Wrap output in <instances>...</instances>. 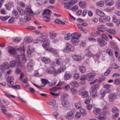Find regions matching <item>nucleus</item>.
I'll return each instance as SVG.
<instances>
[{
	"label": "nucleus",
	"mask_w": 120,
	"mask_h": 120,
	"mask_svg": "<svg viewBox=\"0 0 120 120\" xmlns=\"http://www.w3.org/2000/svg\"><path fill=\"white\" fill-rule=\"evenodd\" d=\"M41 59L42 61L45 64H48L50 62V59L46 57H42Z\"/></svg>",
	"instance_id": "nucleus-16"
},
{
	"label": "nucleus",
	"mask_w": 120,
	"mask_h": 120,
	"mask_svg": "<svg viewBox=\"0 0 120 120\" xmlns=\"http://www.w3.org/2000/svg\"><path fill=\"white\" fill-rule=\"evenodd\" d=\"M21 57L22 59H25L24 57V55L23 54H22V55L19 56L18 55V57H16V59L15 60H13L11 61L10 62V65L12 67H14L15 66H18L20 62V60L21 59Z\"/></svg>",
	"instance_id": "nucleus-1"
},
{
	"label": "nucleus",
	"mask_w": 120,
	"mask_h": 120,
	"mask_svg": "<svg viewBox=\"0 0 120 120\" xmlns=\"http://www.w3.org/2000/svg\"><path fill=\"white\" fill-rule=\"evenodd\" d=\"M79 94L82 95V97L83 98H85L87 97L88 95V92L86 91L83 92H81L79 93Z\"/></svg>",
	"instance_id": "nucleus-23"
},
{
	"label": "nucleus",
	"mask_w": 120,
	"mask_h": 120,
	"mask_svg": "<svg viewBox=\"0 0 120 120\" xmlns=\"http://www.w3.org/2000/svg\"><path fill=\"white\" fill-rule=\"evenodd\" d=\"M107 106V103L105 101H103L102 103L101 106V109L105 110L106 109V107Z\"/></svg>",
	"instance_id": "nucleus-34"
},
{
	"label": "nucleus",
	"mask_w": 120,
	"mask_h": 120,
	"mask_svg": "<svg viewBox=\"0 0 120 120\" xmlns=\"http://www.w3.org/2000/svg\"><path fill=\"white\" fill-rule=\"evenodd\" d=\"M80 112L82 114L85 115L86 113V111L84 109H82L80 110Z\"/></svg>",
	"instance_id": "nucleus-64"
},
{
	"label": "nucleus",
	"mask_w": 120,
	"mask_h": 120,
	"mask_svg": "<svg viewBox=\"0 0 120 120\" xmlns=\"http://www.w3.org/2000/svg\"><path fill=\"white\" fill-rule=\"evenodd\" d=\"M98 31L104 32L107 30V28L105 27H99L98 28Z\"/></svg>",
	"instance_id": "nucleus-58"
},
{
	"label": "nucleus",
	"mask_w": 120,
	"mask_h": 120,
	"mask_svg": "<svg viewBox=\"0 0 120 120\" xmlns=\"http://www.w3.org/2000/svg\"><path fill=\"white\" fill-rule=\"evenodd\" d=\"M70 85L72 86L77 87L79 86V84L77 82L74 81H72L70 82Z\"/></svg>",
	"instance_id": "nucleus-17"
},
{
	"label": "nucleus",
	"mask_w": 120,
	"mask_h": 120,
	"mask_svg": "<svg viewBox=\"0 0 120 120\" xmlns=\"http://www.w3.org/2000/svg\"><path fill=\"white\" fill-rule=\"evenodd\" d=\"M5 69L8 70L10 66L9 64L7 62H5L3 64Z\"/></svg>",
	"instance_id": "nucleus-43"
},
{
	"label": "nucleus",
	"mask_w": 120,
	"mask_h": 120,
	"mask_svg": "<svg viewBox=\"0 0 120 120\" xmlns=\"http://www.w3.org/2000/svg\"><path fill=\"white\" fill-rule=\"evenodd\" d=\"M99 85L98 84H96L93 86L91 88V91H96L98 89Z\"/></svg>",
	"instance_id": "nucleus-32"
},
{
	"label": "nucleus",
	"mask_w": 120,
	"mask_h": 120,
	"mask_svg": "<svg viewBox=\"0 0 120 120\" xmlns=\"http://www.w3.org/2000/svg\"><path fill=\"white\" fill-rule=\"evenodd\" d=\"M25 42L27 43H30L32 41V39L31 37H26L25 38Z\"/></svg>",
	"instance_id": "nucleus-24"
},
{
	"label": "nucleus",
	"mask_w": 120,
	"mask_h": 120,
	"mask_svg": "<svg viewBox=\"0 0 120 120\" xmlns=\"http://www.w3.org/2000/svg\"><path fill=\"white\" fill-rule=\"evenodd\" d=\"M71 34L70 33H68L64 37V39L66 40H68L71 38Z\"/></svg>",
	"instance_id": "nucleus-38"
},
{
	"label": "nucleus",
	"mask_w": 120,
	"mask_h": 120,
	"mask_svg": "<svg viewBox=\"0 0 120 120\" xmlns=\"http://www.w3.org/2000/svg\"><path fill=\"white\" fill-rule=\"evenodd\" d=\"M71 42L73 44H76L79 41V38L81 36V34H78L77 32H75L71 34Z\"/></svg>",
	"instance_id": "nucleus-2"
},
{
	"label": "nucleus",
	"mask_w": 120,
	"mask_h": 120,
	"mask_svg": "<svg viewBox=\"0 0 120 120\" xmlns=\"http://www.w3.org/2000/svg\"><path fill=\"white\" fill-rule=\"evenodd\" d=\"M56 102L55 100H53L49 102L48 104L49 105H54L56 104Z\"/></svg>",
	"instance_id": "nucleus-55"
},
{
	"label": "nucleus",
	"mask_w": 120,
	"mask_h": 120,
	"mask_svg": "<svg viewBox=\"0 0 120 120\" xmlns=\"http://www.w3.org/2000/svg\"><path fill=\"white\" fill-rule=\"evenodd\" d=\"M40 36L41 38L40 39H45L47 38L48 36V34L46 33H44L41 34Z\"/></svg>",
	"instance_id": "nucleus-30"
},
{
	"label": "nucleus",
	"mask_w": 120,
	"mask_h": 120,
	"mask_svg": "<svg viewBox=\"0 0 120 120\" xmlns=\"http://www.w3.org/2000/svg\"><path fill=\"white\" fill-rule=\"evenodd\" d=\"M41 81L43 84V85L41 86V87H42L45 86L47 84L49 83V82L48 80L45 79H41Z\"/></svg>",
	"instance_id": "nucleus-26"
},
{
	"label": "nucleus",
	"mask_w": 120,
	"mask_h": 120,
	"mask_svg": "<svg viewBox=\"0 0 120 120\" xmlns=\"http://www.w3.org/2000/svg\"><path fill=\"white\" fill-rule=\"evenodd\" d=\"M79 5L82 8H85L86 7V3L85 2L81 1L79 3Z\"/></svg>",
	"instance_id": "nucleus-33"
},
{
	"label": "nucleus",
	"mask_w": 120,
	"mask_h": 120,
	"mask_svg": "<svg viewBox=\"0 0 120 120\" xmlns=\"http://www.w3.org/2000/svg\"><path fill=\"white\" fill-rule=\"evenodd\" d=\"M0 108L2 112L4 114H6V109L5 107L4 106H1Z\"/></svg>",
	"instance_id": "nucleus-51"
},
{
	"label": "nucleus",
	"mask_w": 120,
	"mask_h": 120,
	"mask_svg": "<svg viewBox=\"0 0 120 120\" xmlns=\"http://www.w3.org/2000/svg\"><path fill=\"white\" fill-rule=\"evenodd\" d=\"M119 111L118 109L116 107H114L112 109V112L113 113H116V112H117Z\"/></svg>",
	"instance_id": "nucleus-56"
},
{
	"label": "nucleus",
	"mask_w": 120,
	"mask_h": 120,
	"mask_svg": "<svg viewBox=\"0 0 120 120\" xmlns=\"http://www.w3.org/2000/svg\"><path fill=\"white\" fill-rule=\"evenodd\" d=\"M43 16V19L46 21L48 22L50 20V19L49 17L50 16L46 15H44Z\"/></svg>",
	"instance_id": "nucleus-45"
},
{
	"label": "nucleus",
	"mask_w": 120,
	"mask_h": 120,
	"mask_svg": "<svg viewBox=\"0 0 120 120\" xmlns=\"http://www.w3.org/2000/svg\"><path fill=\"white\" fill-rule=\"evenodd\" d=\"M116 5L118 8L120 9V0H118L116 2Z\"/></svg>",
	"instance_id": "nucleus-59"
},
{
	"label": "nucleus",
	"mask_w": 120,
	"mask_h": 120,
	"mask_svg": "<svg viewBox=\"0 0 120 120\" xmlns=\"http://www.w3.org/2000/svg\"><path fill=\"white\" fill-rule=\"evenodd\" d=\"M56 63L57 64L60 66H61L63 65V60L62 59L59 58L57 60Z\"/></svg>",
	"instance_id": "nucleus-29"
},
{
	"label": "nucleus",
	"mask_w": 120,
	"mask_h": 120,
	"mask_svg": "<svg viewBox=\"0 0 120 120\" xmlns=\"http://www.w3.org/2000/svg\"><path fill=\"white\" fill-rule=\"evenodd\" d=\"M112 68L110 67L108 68L106 71L104 73V75H107L110 73L111 71L112 70Z\"/></svg>",
	"instance_id": "nucleus-48"
},
{
	"label": "nucleus",
	"mask_w": 120,
	"mask_h": 120,
	"mask_svg": "<svg viewBox=\"0 0 120 120\" xmlns=\"http://www.w3.org/2000/svg\"><path fill=\"white\" fill-rule=\"evenodd\" d=\"M93 112L95 115H98L101 112L100 110L98 108H96L94 110Z\"/></svg>",
	"instance_id": "nucleus-42"
},
{
	"label": "nucleus",
	"mask_w": 120,
	"mask_h": 120,
	"mask_svg": "<svg viewBox=\"0 0 120 120\" xmlns=\"http://www.w3.org/2000/svg\"><path fill=\"white\" fill-rule=\"evenodd\" d=\"M112 20L113 22L115 23L119 21V19H117L115 16H114L113 17Z\"/></svg>",
	"instance_id": "nucleus-63"
},
{
	"label": "nucleus",
	"mask_w": 120,
	"mask_h": 120,
	"mask_svg": "<svg viewBox=\"0 0 120 120\" xmlns=\"http://www.w3.org/2000/svg\"><path fill=\"white\" fill-rule=\"evenodd\" d=\"M13 80L14 78L12 76H10L8 77L7 79L8 85L9 86H11L13 85L14 83Z\"/></svg>",
	"instance_id": "nucleus-7"
},
{
	"label": "nucleus",
	"mask_w": 120,
	"mask_h": 120,
	"mask_svg": "<svg viewBox=\"0 0 120 120\" xmlns=\"http://www.w3.org/2000/svg\"><path fill=\"white\" fill-rule=\"evenodd\" d=\"M46 72L49 74H51L53 72L54 76H55L56 75V71L55 70L54 68L53 67L47 68L46 70Z\"/></svg>",
	"instance_id": "nucleus-5"
},
{
	"label": "nucleus",
	"mask_w": 120,
	"mask_h": 120,
	"mask_svg": "<svg viewBox=\"0 0 120 120\" xmlns=\"http://www.w3.org/2000/svg\"><path fill=\"white\" fill-rule=\"evenodd\" d=\"M114 83L116 85H120V79H116L114 81Z\"/></svg>",
	"instance_id": "nucleus-54"
},
{
	"label": "nucleus",
	"mask_w": 120,
	"mask_h": 120,
	"mask_svg": "<svg viewBox=\"0 0 120 120\" xmlns=\"http://www.w3.org/2000/svg\"><path fill=\"white\" fill-rule=\"evenodd\" d=\"M90 93L92 97L93 98L96 97L97 95V93L96 91H91Z\"/></svg>",
	"instance_id": "nucleus-39"
},
{
	"label": "nucleus",
	"mask_w": 120,
	"mask_h": 120,
	"mask_svg": "<svg viewBox=\"0 0 120 120\" xmlns=\"http://www.w3.org/2000/svg\"><path fill=\"white\" fill-rule=\"evenodd\" d=\"M17 8L20 15H23L25 14V11H24L22 9L20 6L18 7Z\"/></svg>",
	"instance_id": "nucleus-25"
},
{
	"label": "nucleus",
	"mask_w": 120,
	"mask_h": 120,
	"mask_svg": "<svg viewBox=\"0 0 120 120\" xmlns=\"http://www.w3.org/2000/svg\"><path fill=\"white\" fill-rule=\"evenodd\" d=\"M72 57L73 60L75 61H79L81 60L82 57L80 56L74 55H73Z\"/></svg>",
	"instance_id": "nucleus-15"
},
{
	"label": "nucleus",
	"mask_w": 120,
	"mask_h": 120,
	"mask_svg": "<svg viewBox=\"0 0 120 120\" xmlns=\"http://www.w3.org/2000/svg\"><path fill=\"white\" fill-rule=\"evenodd\" d=\"M74 114L72 112H68L67 114L66 117L68 119H72L74 117Z\"/></svg>",
	"instance_id": "nucleus-20"
},
{
	"label": "nucleus",
	"mask_w": 120,
	"mask_h": 120,
	"mask_svg": "<svg viewBox=\"0 0 120 120\" xmlns=\"http://www.w3.org/2000/svg\"><path fill=\"white\" fill-rule=\"evenodd\" d=\"M66 48L67 49L71 51H72L74 50V47L68 43H67Z\"/></svg>",
	"instance_id": "nucleus-14"
},
{
	"label": "nucleus",
	"mask_w": 120,
	"mask_h": 120,
	"mask_svg": "<svg viewBox=\"0 0 120 120\" xmlns=\"http://www.w3.org/2000/svg\"><path fill=\"white\" fill-rule=\"evenodd\" d=\"M42 45L44 48H45L46 47L45 49L47 50L50 52L54 54H57V52L55 49L50 48L46 47L49 45H47L46 44L44 43Z\"/></svg>",
	"instance_id": "nucleus-4"
},
{
	"label": "nucleus",
	"mask_w": 120,
	"mask_h": 120,
	"mask_svg": "<svg viewBox=\"0 0 120 120\" xmlns=\"http://www.w3.org/2000/svg\"><path fill=\"white\" fill-rule=\"evenodd\" d=\"M25 12L30 14H31L33 13L31 9L30 8L29 6L26 8L25 10Z\"/></svg>",
	"instance_id": "nucleus-36"
},
{
	"label": "nucleus",
	"mask_w": 120,
	"mask_h": 120,
	"mask_svg": "<svg viewBox=\"0 0 120 120\" xmlns=\"http://www.w3.org/2000/svg\"><path fill=\"white\" fill-rule=\"evenodd\" d=\"M54 31H50L49 33L50 38L51 39H53L55 38L56 36V34H54Z\"/></svg>",
	"instance_id": "nucleus-18"
},
{
	"label": "nucleus",
	"mask_w": 120,
	"mask_h": 120,
	"mask_svg": "<svg viewBox=\"0 0 120 120\" xmlns=\"http://www.w3.org/2000/svg\"><path fill=\"white\" fill-rule=\"evenodd\" d=\"M96 5L97 6L102 7L104 5V2L103 1H100L96 3Z\"/></svg>",
	"instance_id": "nucleus-47"
},
{
	"label": "nucleus",
	"mask_w": 120,
	"mask_h": 120,
	"mask_svg": "<svg viewBox=\"0 0 120 120\" xmlns=\"http://www.w3.org/2000/svg\"><path fill=\"white\" fill-rule=\"evenodd\" d=\"M71 93L73 94H76L77 92L76 89L73 88L71 89Z\"/></svg>",
	"instance_id": "nucleus-52"
},
{
	"label": "nucleus",
	"mask_w": 120,
	"mask_h": 120,
	"mask_svg": "<svg viewBox=\"0 0 120 120\" xmlns=\"http://www.w3.org/2000/svg\"><path fill=\"white\" fill-rule=\"evenodd\" d=\"M96 75V73L93 72L88 73L86 75L87 80L89 81H92L94 79Z\"/></svg>",
	"instance_id": "nucleus-6"
},
{
	"label": "nucleus",
	"mask_w": 120,
	"mask_h": 120,
	"mask_svg": "<svg viewBox=\"0 0 120 120\" xmlns=\"http://www.w3.org/2000/svg\"><path fill=\"white\" fill-rule=\"evenodd\" d=\"M64 8L65 9L69 10H71V8L70 7L71 4L69 3V2H65L64 3Z\"/></svg>",
	"instance_id": "nucleus-22"
},
{
	"label": "nucleus",
	"mask_w": 120,
	"mask_h": 120,
	"mask_svg": "<svg viewBox=\"0 0 120 120\" xmlns=\"http://www.w3.org/2000/svg\"><path fill=\"white\" fill-rule=\"evenodd\" d=\"M106 52L110 56H112L113 55V53L112 50L110 49H107L106 50Z\"/></svg>",
	"instance_id": "nucleus-44"
},
{
	"label": "nucleus",
	"mask_w": 120,
	"mask_h": 120,
	"mask_svg": "<svg viewBox=\"0 0 120 120\" xmlns=\"http://www.w3.org/2000/svg\"><path fill=\"white\" fill-rule=\"evenodd\" d=\"M78 2V0H71L69 2L70 4L71 5L74 4Z\"/></svg>",
	"instance_id": "nucleus-62"
},
{
	"label": "nucleus",
	"mask_w": 120,
	"mask_h": 120,
	"mask_svg": "<svg viewBox=\"0 0 120 120\" xmlns=\"http://www.w3.org/2000/svg\"><path fill=\"white\" fill-rule=\"evenodd\" d=\"M119 97V94H117L110 93L109 95V99L110 101H113L114 99H117Z\"/></svg>",
	"instance_id": "nucleus-3"
},
{
	"label": "nucleus",
	"mask_w": 120,
	"mask_h": 120,
	"mask_svg": "<svg viewBox=\"0 0 120 120\" xmlns=\"http://www.w3.org/2000/svg\"><path fill=\"white\" fill-rule=\"evenodd\" d=\"M34 62L33 60H31L29 62L27 66V69L29 71H30L32 70V67L33 66Z\"/></svg>",
	"instance_id": "nucleus-9"
},
{
	"label": "nucleus",
	"mask_w": 120,
	"mask_h": 120,
	"mask_svg": "<svg viewBox=\"0 0 120 120\" xmlns=\"http://www.w3.org/2000/svg\"><path fill=\"white\" fill-rule=\"evenodd\" d=\"M97 40L99 45L101 46H104L107 44L106 41L101 38H98Z\"/></svg>",
	"instance_id": "nucleus-8"
},
{
	"label": "nucleus",
	"mask_w": 120,
	"mask_h": 120,
	"mask_svg": "<svg viewBox=\"0 0 120 120\" xmlns=\"http://www.w3.org/2000/svg\"><path fill=\"white\" fill-rule=\"evenodd\" d=\"M114 2L112 0H106L105 3V4L106 5L112 6L114 4Z\"/></svg>",
	"instance_id": "nucleus-19"
},
{
	"label": "nucleus",
	"mask_w": 120,
	"mask_h": 120,
	"mask_svg": "<svg viewBox=\"0 0 120 120\" xmlns=\"http://www.w3.org/2000/svg\"><path fill=\"white\" fill-rule=\"evenodd\" d=\"M60 89V88L55 87L50 89V90L52 91H56L57 90Z\"/></svg>",
	"instance_id": "nucleus-57"
},
{
	"label": "nucleus",
	"mask_w": 120,
	"mask_h": 120,
	"mask_svg": "<svg viewBox=\"0 0 120 120\" xmlns=\"http://www.w3.org/2000/svg\"><path fill=\"white\" fill-rule=\"evenodd\" d=\"M21 40V38L19 37H16L15 38H13V41L16 43L19 42Z\"/></svg>",
	"instance_id": "nucleus-37"
},
{
	"label": "nucleus",
	"mask_w": 120,
	"mask_h": 120,
	"mask_svg": "<svg viewBox=\"0 0 120 120\" xmlns=\"http://www.w3.org/2000/svg\"><path fill=\"white\" fill-rule=\"evenodd\" d=\"M41 42H43L46 44L47 45H49L50 44V41L49 39H47L45 40L43 39H41L40 40Z\"/></svg>",
	"instance_id": "nucleus-41"
},
{
	"label": "nucleus",
	"mask_w": 120,
	"mask_h": 120,
	"mask_svg": "<svg viewBox=\"0 0 120 120\" xmlns=\"http://www.w3.org/2000/svg\"><path fill=\"white\" fill-rule=\"evenodd\" d=\"M110 44L111 45V47L114 50H118L119 49L118 46L116 44L112 41L110 42Z\"/></svg>",
	"instance_id": "nucleus-13"
},
{
	"label": "nucleus",
	"mask_w": 120,
	"mask_h": 120,
	"mask_svg": "<svg viewBox=\"0 0 120 120\" xmlns=\"http://www.w3.org/2000/svg\"><path fill=\"white\" fill-rule=\"evenodd\" d=\"M68 96V94H62L61 95V99H64L65 98L67 97Z\"/></svg>",
	"instance_id": "nucleus-53"
},
{
	"label": "nucleus",
	"mask_w": 120,
	"mask_h": 120,
	"mask_svg": "<svg viewBox=\"0 0 120 120\" xmlns=\"http://www.w3.org/2000/svg\"><path fill=\"white\" fill-rule=\"evenodd\" d=\"M86 79H87L86 75H83L81 77L80 79L81 80H85Z\"/></svg>",
	"instance_id": "nucleus-61"
},
{
	"label": "nucleus",
	"mask_w": 120,
	"mask_h": 120,
	"mask_svg": "<svg viewBox=\"0 0 120 120\" xmlns=\"http://www.w3.org/2000/svg\"><path fill=\"white\" fill-rule=\"evenodd\" d=\"M62 104L64 107H67L69 105V103L68 101L65 100L62 101Z\"/></svg>",
	"instance_id": "nucleus-31"
},
{
	"label": "nucleus",
	"mask_w": 120,
	"mask_h": 120,
	"mask_svg": "<svg viewBox=\"0 0 120 120\" xmlns=\"http://www.w3.org/2000/svg\"><path fill=\"white\" fill-rule=\"evenodd\" d=\"M35 49V48H32L31 49L30 48V46L28 47V49L27 50V53L28 56L32 52L34 51Z\"/></svg>",
	"instance_id": "nucleus-27"
},
{
	"label": "nucleus",
	"mask_w": 120,
	"mask_h": 120,
	"mask_svg": "<svg viewBox=\"0 0 120 120\" xmlns=\"http://www.w3.org/2000/svg\"><path fill=\"white\" fill-rule=\"evenodd\" d=\"M52 13V12L49 9H46L45 11H44L42 15L43 16L44 15H48L49 16H50L51 14Z\"/></svg>",
	"instance_id": "nucleus-12"
},
{
	"label": "nucleus",
	"mask_w": 120,
	"mask_h": 120,
	"mask_svg": "<svg viewBox=\"0 0 120 120\" xmlns=\"http://www.w3.org/2000/svg\"><path fill=\"white\" fill-rule=\"evenodd\" d=\"M66 69V66H62L59 68L56 71L57 74H59L63 72Z\"/></svg>",
	"instance_id": "nucleus-21"
},
{
	"label": "nucleus",
	"mask_w": 120,
	"mask_h": 120,
	"mask_svg": "<svg viewBox=\"0 0 120 120\" xmlns=\"http://www.w3.org/2000/svg\"><path fill=\"white\" fill-rule=\"evenodd\" d=\"M71 77V76L70 73L69 72H66L65 74L64 79L65 80H69Z\"/></svg>",
	"instance_id": "nucleus-10"
},
{
	"label": "nucleus",
	"mask_w": 120,
	"mask_h": 120,
	"mask_svg": "<svg viewBox=\"0 0 120 120\" xmlns=\"http://www.w3.org/2000/svg\"><path fill=\"white\" fill-rule=\"evenodd\" d=\"M16 50L14 48H11L8 50V52L10 53L14 54H15Z\"/></svg>",
	"instance_id": "nucleus-50"
},
{
	"label": "nucleus",
	"mask_w": 120,
	"mask_h": 120,
	"mask_svg": "<svg viewBox=\"0 0 120 120\" xmlns=\"http://www.w3.org/2000/svg\"><path fill=\"white\" fill-rule=\"evenodd\" d=\"M107 32L113 35H115L116 33L115 31L114 30L112 29L108 30H107Z\"/></svg>",
	"instance_id": "nucleus-46"
},
{
	"label": "nucleus",
	"mask_w": 120,
	"mask_h": 120,
	"mask_svg": "<svg viewBox=\"0 0 120 120\" xmlns=\"http://www.w3.org/2000/svg\"><path fill=\"white\" fill-rule=\"evenodd\" d=\"M105 112H103L101 113L100 115L98 117V118L99 120H102L105 118Z\"/></svg>",
	"instance_id": "nucleus-28"
},
{
	"label": "nucleus",
	"mask_w": 120,
	"mask_h": 120,
	"mask_svg": "<svg viewBox=\"0 0 120 120\" xmlns=\"http://www.w3.org/2000/svg\"><path fill=\"white\" fill-rule=\"evenodd\" d=\"M12 15L15 18L18 19L19 18L18 12L16 11H13L12 13Z\"/></svg>",
	"instance_id": "nucleus-35"
},
{
	"label": "nucleus",
	"mask_w": 120,
	"mask_h": 120,
	"mask_svg": "<svg viewBox=\"0 0 120 120\" xmlns=\"http://www.w3.org/2000/svg\"><path fill=\"white\" fill-rule=\"evenodd\" d=\"M96 12L97 15L101 17H103L105 16L104 12L99 9H97L96 11Z\"/></svg>",
	"instance_id": "nucleus-11"
},
{
	"label": "nucleus",
	"mask_w": 120,
	"mask_h": 120,
	"mask_svg": "<svg viewBox=\"0 0 120 120\" xmlns=\"http://www.w3.org/2000/svg\"><path fill=\"white\" fill-rule=\"evenodd\" d=\"M79 69L80 71L82 73H84L85 72L86 69L85 67H80Z\"/></svg>",
	"instance_id": "nucleus-49"
},
{
	"label": "nucleus",
	"mask_w": 120,
	"mask_h": 120,
	"mask_svg": "<svg viewBox=\"0 0 120 120\" xmlns=\"http://www.w3.org/2000/svg\"><path fill=\"white\" fill-rule=\"evenodd\" d=\"M75 105V107L77 109H80L82 108L81 103L80 102H76Z\"/></svg>",
	"instance_id": "nucleus-40"
},
{
	"label": "nucleus",
	"mask_w": 120,
	"mask_h": 120,
	"mask_svg": "<svg viewBox=\"0 0 120 120\" xmlns=\"http://www.w3.org/2000/svg\"><path fill=\"white\" fill-rule=\"evenodd\" d=\"M102 38L105 39L107 41H109V39L108 37H107L106 35L104 34H103L102 35Z\"/></svg>",
	"instance_id": "nucleus-60"
}]
</instances>
